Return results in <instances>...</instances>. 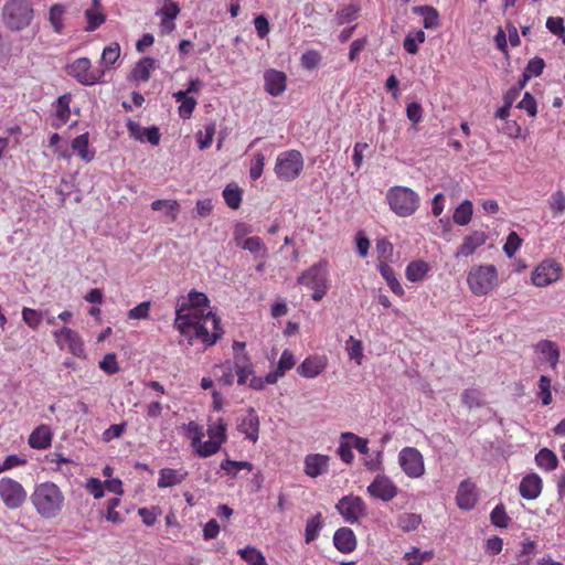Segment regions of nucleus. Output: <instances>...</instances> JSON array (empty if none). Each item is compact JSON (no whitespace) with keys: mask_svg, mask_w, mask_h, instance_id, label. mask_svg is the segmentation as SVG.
Listing matches in <instances>:
<instances>
[{"mask_svg":"<svg viewBox=\"0 0 565 565\" xmlns=\"http://www.w3.org/2000/svg\"><path fill=\"white\" fill-rule=\"evenodd\" d=\"M210 299L204 292L190 290L188 297H181L175 305L173 327L188 338L201 341L205 347L214 345L224 334L221 319L211 310Z\"/></svg>","mask_w":565,"mask_h":565,"instance_id":"obj_1","label":"nucleus"},{"mask_svg":"<svg viewBox=\"0 0 565 565\" xmlns=\"http://www.w3.org/2000/svg\"><path fill=\"white\" fill-rule=\"evenodd\" d=\"M30 500L41 518L54 519L62 512L65 498L57 484L44 481L34 487Z\"/></svg>","mask_w":565,"mask_h":565,"instance_id":"obj_2","label":"nucleus"},{"mask_svg":"<svg viewBox=\"0 0 565 565\" xmlns=\"http://www.w3.org/2000/svg\"><path fill=\"white\" fill-rule=\"evenodd\" d=\"M34 18V10L29 0H8L2 8V20L11 31H22Z\"/></svg>","mask_w":565,"mask_h":565,"instance_id":"obj_3","label":"nucleus"},{"mask_svg":"<svg viewBox=\"0 0 565 565\" xmlns=\"http://www.w3.org/2000/svg\"><path fill=\"white\" fill-rule=\"evenodd\" d=\"M391 210L399 217L413 215L419 207V195L406 186H393L386 193Z\"/></svg>","mask_w":565,"mask_h":565,"instance_id":"obj_4","label":"nucleus"},{"mask_svg":"<svg viewBox=\"0 0 565 565\" xmlns=\"http://www.w3.org/2000/svg\"><path fill=\"white\" fill-rule=\"evenodd\" d=\"M467 284L475 296H486L498 285V270L494 265H479L470 268Z\"/></svg>","mask_w":565,"mask_h":565,"instance_id":"obj_5","label":"nucleus"},{"mask_svg":"<svg viewBox=\"0 0 565 565\" xmlns=\"http://www.w3.org/2000/svg\"><path fill=\"white\" fill-rule=\"evenodd\" d=\"M297 282L312 289L311 299L320 301L329 289L327 263L319 262L298 277Z\"/></svg>","mask_w":565,"mask_h":565,"instance_id":"obj_6","label":"nucleus"},{"mask_svg":"<svg viewBox=\"0 0 565 565\" xmlns=\"http://www.w3.org/2000/svg\"><path fill=\"white\" fill-rule=\"evenodd\" d=\"M303 169V157L300 151L291 149L277 156L275 173L279 180L294 181Z\"/></svg>","mask_w":565,"mask_h":565,"instance_id":"obj_7","label":"nucleus"},{"mask_svg":"<svg viewBox=\"0 0 565 565\" xmlns=\"http://www.w3.org/2000/svg\"><path fill=\"white\" fill-rule=\"evenodd\" d=\"M67 74L84 86H93L104 82L105 70H93L88 57H78L67 65Z\"/></svg>","mask_w":565,"mask_h":565,"instance_id":"obj_8","label":"nucleus"},{"mask_svg":"<svg viewBox=\"0 0 565 565\" xmlns=\"http://www.w3.org/2000/svg\"><path fill=\"white\" fill-rule=\"evenodd\" d=\"M335 510L342 516L345 523L360 524L362 519L367 515V507L364 500L354 494L342 497L335 504Z\"/></svg>","mask_w":565,"mask_h":565,"instance_id":"obj_9","label":"nucleus"},{"mask_svg":"<svg viewBox=\"0 0 565 565\" xmlns=\"http://www.w3.org/2000/svg\"><path fill=\"white\" fill-rule=\"evenodd\" d=\"M26 498L28 493L20 482L9 477L0 480V499L8 509L21 508Z\"/></svg>","mask_w":565,"mask_h":565,"instance_id":"obj_10","label":"nucleus"},{"mask_svg":"<svg viewBox=\"0 0 565 565\" xmlns=\"http://www.w3.org/2000/svg\"><path fill=\"white\" fill-rule=\"evenodd\" d=\"M398 462L404 473L409 478H419L425 472L424 458L417 448H403L398 454Z\"/></svg>","mask_w":565,"mask_h":565,"instance_id":"obj_11","label":"nucleus"},{"mask_svg":"<svg viewBox=\"0 0 565 565\" xmlns=\"http://www.w3.org/2000/svg\"><path fill=\"white\" fill-rule=\"evenodd\" d=\"M53 338L60 349H67L70 353L77 358L85 356L84 343L76 331L63 327L53 332Z\"/></svg>","mask_w":565,"mask_h":565,"instance_id":"obj_12","label":"nucleus"},{"mask_svg":"<svg viewBox=\"0 0 565 565\" xmlns=\"http://www.w3.org/2000/svg\"><path fill=\"white\" fill-rule=\"evenodd\" d=\"M562 274V266L555 260H544L532 273V282L536 287H546L556 282Z\"/></svg>","mask_w":565,"mask_h":565,"instance_id":"obj_13","label":"nucleus"},{"mask_svg":"<svg viewBox=\"0 0 565 565\" xmlns=\"http://www.w3.org/2000/svg\"><path fill=\"white\" fill-rule=\"evenodd\" d=\"M366 490L371 497L384 502L393 500L398 493L397 486L384 475H377Z\"/></svg>","mask_w":565,"mask_h":565,"instance_id":"obj_14","label":"nucleus"},{"mask_svg":"<svg viewBox=\"0 0 565 565\" xmlns=\"http://www.w3.org/2000/svg\"><path fill=\"white\" fill-rule=\"evenodd\" d=\"M332 543L338 552L351 554L356 550L358 539L351 527L342 526L334 532Z\"/></svg>","mask_w":565,"mask_h":565,"instance_id":"obj_15","label":"nucleus"},{"mask_svg":"<svg viewBox=\"0 0 565 565\" xmlns=\"http://www.w3.org/2000/svg\"><path fill=\"white\" fill-rule=\"evenodd\" d=\"M330 457L322 454H309L303 459V472L310 478H318L329 471Z\"/></svg>","mask_w":565,"mask_h":565,"instance_id":"obj_16","label":"nucleus"},{"mask_svg":"<svg viewBox=\"0 0 565 565\" xmlns=\"http://www.w3.org/2000/svg\"><path fill=\"white\" fill-rule=\"evenodd\" d=\"M237 430L244 434L245 438L254 444L258 440L259 417L253 407L247 409L246 416H244L237 425Z\"/></svg>","mask_w":565,"mask_h":565,"instance_id":"obj_17","label":"nucleus"},{"mask_svg":"<svg viewBox=\"0 0 565 565\" xmlns=\"http://www.w3.org/2000/svg\"><path fill=\"white\" fill-rule=\"evenodd\" d=\"M265 90L274 97L280 96L286 89L287 77L284 72L270 68L264 73Z\"/></svg>","mask_w":565,"mask_h":565,"instance_id":"obj_18","label":"nucleus"},{"mask_svg":"<svg viewBox=\"0 0 565 565\" xmlns=\"http://www.w3.org/2000/svg\"><path fill=\"white\" fill-rule=\"evenodd\" d=\"M487 242V235L482 231H475L472 234L467 235L461 245L457 248L455 257H468L471 256L477 248L484 245Z\"/></svg>","mask_w":565,"mask_h":565,"instance_id":"obj_19","label":"nucleus"},{"mask_svg":"<svg viewBox=\"0 0 565 565\" xmlns=\"http://www.w3.org/2000/svg\"><path fill=\"white\" fill-rule=\"evenodd\" d=\"M457 505L462 510H471L477 502L476 486L469 479L462 480L456 494Z\"/></svg>","mask_w":565,"mask_h":565,"instance_id":"obj_20","label":"nucleus"},{"mask_svg":"<svg viewBox=\"0 0 565 565\" xmlns=\"http://www.w3.org/2000/svg\"><path fill=\"white\" fill-rule=\"evenodd\" d=\"M327 366L324 356L311 355L306 358L297 367V373L306 379L317 377Z\"/></svg>","mask_w":565,"mask_h":565,"instance_id":"obj_21","label":"nucleus"},{"mask_svg":"<svg viewBox=\"0 0 565 565\" xmlns=\"http://www.w3.org/2000/svg\"><path fill=\"white\" fill-rule=\"evenodd\" d=\"M543 482L537 473L524 476L519 484V491L522 498L526 500L536 499L542 491Z\"/></svg>","mask_w":565,"mask_h":565,"instance_id":"obj_22","label":"nucleus"},{"mask_svg":"<svg viewBox=\"0 0 565 565\" xmlns=\"http://www.w3.org/2000/svg\"><path fill=\"white\" fill-rule=\"evenodd\" d=\"M53 434L47 425L38 426L29 436L28 443L33 449H46L52 444Z\"/></svg>","mask_w":565,"mask_h":565,"instance_id":"obj_23","label":"nucleus"},{"mask_svg":"<svg viewBox=\"0 0 565 565\" xmlns=\"http://www.w3.org/2000/svg\"><path fill=\"white\" fill-rule=\"evenodd\" d=\"M71 102H72V96L71 94H64L62 96H60L55 103H54V108H55V119L52 124L53 127L55 128H61L62 126H64L68 120H70V117H71V108H70V105H71Z\"/></svg>","mask_w":565,"mask_h":565,"instance_id":"obj_24","label":"nucleus"},{"mask_svg":"<svg viewBox=\"0 0 565 565\" xmlns=\"http://www.w3.org/2000/svg\"><path fill=\"white\" fill-rule=\"evenodd\" d=\"M188 476V471L180 469L162 468L159 471L158 487L170 488L180 484Z\"/></svg>","mask_w":565,"mask_h":565,"instance_id":"obj_25","label":"nucleus"},{"mask_svg":"<svg viewBox=\"0 0 565 565\" xmlns=\"http://www.w3.org/2000/svg\"><path fill=\"white\" fill-rule=\"evenodd\" d=\"M72 149L85 162H90L95 158V150L89 149L88 132H84L72 140Z\"/></svg>","mask_w":565,"mask_h":565,"instance_id":"obj_26","label":"nucleus"},{"mask_svg":"<svg viewBox=\"0 0 565 565\" xmlns=\"http://www.w3.org/2000/svg\"><path fill=\"white\" fill-rule=\"evenodd\" d=\"M412 11L423 18V25L425 29L433 30L439 26V13L434 7L427 4L416 6L413 7Z\"/></svg>","mask_w":565,"mask_h":565,"instance_id":"obj_27","label":"nucleus"},{"mask_svg":"<svg viewBox=\"0 0 565 565\" xmlns=\"http://www.w3.org/2000/svg\"><path fill=\"white\" fill-rule=\"evenodd\" d=\"M429 270L430 267L426 262L422 259L413 260L406 266L405 277L412 282H420L428 275Z\"/></svg>","mask_w":565,"mask_h":565,"instance_id":"obj_28","label":"nucleus"},{"mask_svg":"<svg viewBox=\"0 0 565 565\" xmlns=\"http://www.w3.org/2000/svg\"><path fill=\"white\" fill-rule=\"evenodd\" d=\"M377 270L380 271L381 276L386 281L387 286L390 287L393 294L399 297L404 295V289L399 284L393 267H391L388 264L384 262H381L377 265Z\"/></svg>","mask_w":565,"mask_h":565,"instance_id":"obj_29","label":"nucleus"},{"mask_svg":"<svg viewBox=\"0 0 565 565\" xmlns=\"http://www.w3.org/2000/svg\"><path fill=\"white\" fill-rule=\"evenodd\" d=\"M324 526V519L321 512L316 513L307 520L305 527V542L310 544L316 541Z\"/></svg>","mask_w":565,"mask_h":565,"instance_id":"obj_30","label":"nucleus"},{"mask_svg":"<svg viewBox=\"0 0 565 565\" xmlns=\"http://www.w3.org/2000/svg\"><path fill=\"white\" fill-rule=\"evenodd\" d=\"M156 67L154 58L150 56L142 57L132 70V77L138 82H147L150 78V73Z\"/></svg>","mask_w":565,"mask_h":565,"instance_id":"obj_31","label":"nucleus"},{"mask_svg":"<svg viewBox=\"0 0 565 565\" xmlns=\"http://www.w3.org/2000/svg\"><path fill=\"white\" fill-rule=\"evenodd\" d=\"M535 462L541 469L545 471H553L558 466V458L553 450L542 448L535 455Z\"/></svg>","mask_w":565,"mask_h":565,"instance_id":"obj_32","label":"nucleus"},{"mask_svg":"<svg viewBox=\"0 0 565 565\" xmlns=\"http://www.w3.org/2000/svg\"><path fill=\"white\" fill-rule=\"evenodd\" d=\"M536 351L544 356L551 366L555 367L558 363L559 350L555 342L542 340L536 344Z\"/></svg>","mask_w":565,"mask_h":565,"instance_id":"obj_33","label":"nucleus"},{"mask_svg":"<svg viewBox=\"0 0 565 565\" xmlns=\"http://www.w3.org/2000/svg\"><path fill=\"white\" fill-rule=\"evenodd\" d=\"M213 373L220 384L225 386L233 385L235 379L234 363L232 364L231 362L226 361L222 364L215 365Z\"/></svg>","mask_w":565,"mask_h":565,"instance_id":"obj_34","label":"nucleus"},{"mask_svg":"<svg viewBox=\"0 0 565 565\" xmlns=\"http://www.w3.org/2000/svg\"><path fill=\"white\" fill-rule=\"evenodd\" d=\"M461 403L469 409L486 405L484 395L479 388H466L461 393Z\"/></svg>","mask_w":565,"mask_h":565,"instance_id":"obj_35","label":"nucleus"},{"mask_svg":"<svg viewBox=\"0 0 565 565\" xmlns=\"http://www.w3.org/2000/svg\"><path fill=\"white\" fill-rule=\"evenodd\" d=\"M472 214V202L470 200H465L456 207L452 220L457 225L465 226L471 221Z\"/></svg>","mask_w":565,"mask_h":565,"instance_id":"obj_36","label":"nucleus"},{"mask_svg":"<svg viewBox=\"0 0 565 565\" xmlns=\"http://www.w3.org/2000/svg\"><path fill=\"white\" fill-rule=\"evenodd\" d=\"M65 13V7L61 3H55L50 8L49 21L55 33L62 34L64 31L63 17Z\"/></svg>","mask_w":565,"mask_h":565,"instance_id":"obj_37","label":"nucleus"},{"mask_svg":"<svg viewBox=\"0 0 565 565\" xmlns=\"http://www.w3.org/2000/svg\"><path fill=\"white\" fill-rule=\"evenodd\" d=\"M153 211H163L167 216H170L172 221L177 220L180 204L175 200H154L151 203Z\"/></svg>","mask_w":565,"mask_h":565,"instance_id":"obj_38","label":"nucleus"},{"mask_svg":"<svg viewBox=\"0 0 565 565\" xmlns=\"http://www.w3.org/2000/svg\"><path fill=\"white\" fill-rule=\"evenodd\" d=\"M238 554L248 565H267L263 553L254 546H246L238 550Z\"/></svg>","mask_w":565,"mask_h":565,"instance_id":"obj_39","label":"nucleus"},{"mask_svg":"<svg viewBox=\"0 0 565 565\" xmlns=\"http://www.w3.org/2000/svg\"><path fill=\"white\" fill-rule=\"evenodd\" d=\"M223 198L228 207L237 210L242 203V191L236 184H227L223 190Z\"/></svg>","mask_w":565,"mask_h":565,"instance_id":"obj_40","label":"nucleus"},{"mask_svg":"<svg viewBox=\"0 0 565 565\" xmlns=\"http://www.w3.org/2000/svg\"><path fill=\"white\" fill-rule=\"evenodd\" d=\"M425 40L426 34L423 30L409 32L404 39L403 47L407 53L416 54L418 52V44L424 43Z\"/></svg>","mask_w":565,"mask_h":565,"instance_id":"obj_41","label":"nucleus"},{"mask_svg":"<svg viewBox=\"0 0 565 565\" xmlns=\"http://www.w3.org/2000/svg\"><path fill=\"white\" fill-rule=\"evenodd\" d=\"M422 522V518L416 513H402L397 516V527L403 532H412L418 527Z\"/></svg>","mask_w":565,"mask_h":565,"instance_id":"obj_42","label":"nucleus"},{"mask_svg":"<svg viewBox=\"0 0 565 565\" xmlns=\"http://www.w3.org/2000/svg\"><path fill=\"white\" fill-rule=\"evenodd\" d=\"M235 375L237 376V384H246L249 375L254 373V366L249 358H244L243 361L234 362Z\"/></svg>","mask_w":565,"mask_h":565,"instance_id":"obj_43","label":"nucleus"},{"mask_svg":"<svg viewBox=\"0 0 565 565\" xmlns=\"http://www.w3.org/2000/svg\"><path fill=\"white\" fill-rule=\"evenodd\" d=\"M221 446L222 444L220 441L211 438L206 441H202V439H200L199 443L192 445L195 452L201 458H206L216 454L220 450Z\"/></svg>","mask_w":565,"mask_h":565,"instance_id":"obj_44","label":"nucleus"},{"mask_svg":"<svg viewBox=\"0 0 565 565\" xmlns=\"http://www.w3.org/2000/svg\"><path fill=\"white\" fill-rule=\"evenodd\" d=\"M227 425L223 418H218L216 422L210 423L207 426V436L211 439L220 441L222 445L226 441Z\"/></svg>","mask_w":565,"mask_h":565,"instance_id":"obj_45","label":"nucleus"},{"mask_svg":"<svg viewBox=\"0 0 565 565\" xmlns=\"http://www.w3.org/2000/svg\"><path fill=\"white\" fill-rule=\"evenodd\" d=\"M220 468L225 471L226 475L231 477H236L239 470L246 469L248 471L253 470V465L248 461H236L230 458L224 459L221 462Z\"/></svg>","mask_w":565,"mask_h":565,"instance_id":"obj_46","label":"nucleus"},{"mask_svg":"<svg viewBox=\"0 0 565 565\" xmlns=\"http://www.w3.org/2000/svg\"><path fill=\"white\" fill-rule=\"evenodd\" d=\"M120 56V46L118 43H111L103 50L100 64L105 71L114 65Z\"/></svg>","mask_w":565,"mask_h":565,"instance_id":"obj_47","label":"nucleus"},{"mask_svg":"<svg viewBox=\"0 0 565 565\" xmlns=\"http://www.w3.org/2000/svg\"><path fill=\"white\" fill-rule=\"evenodd\" d=\"M490 521L492 525L497 527L507 529L511 522V518L507 514L504 505L500 503L492 509Z\"/></svg>","mask_w":565,"mask_h":565,"instance_id":"obj_48","label":"nucleus"},{"mask_svg":"<svg viewBox=\"0 0 565 565\" xmlns=\"http://www.w3.org/2000/svg\"><path fill=\"white\" fill-rule=\"evenodd\" d=\"M21 315H22V320L24 321V323L33 330H36L44 319L43 311L28 308V307H24L22 309Z\"/></svg>","mask_w":565,"mask_h":565,"instance_id":"obj_49","label":"nucleus"},{"mask_svg":"<svg viewBox=\"0 0 565 565\" xmlns=\"http://www.w3.org/2000/svg\"><path fill=\"white\" fill-rule=\"evenodd\" d=\"M85 18L87 20V25L85 26L86 32L97 30L106 20L105 14L97 11L95 8L86 9Z\"/></svg>","mask_w":565,"mask_h":565,"instance_id":"obj_50","label":"nucleus"},{"mask_svg":"<svg viewBox=\"0 0 565 565\" xmlns=\"http://www.w3.org/2000/svg\"><path fill=\"white\" fill-rule=\"evenodd\" d=\"M360 8L356 4H348L338 10L335 19L339 25L354 21Z\"/></svg>","mask_w":565,"mask_h":565,"instance_id":"obj_51","label":"nucleus"},{"mask_svg":"<svg viewBox=\"0 0 565 565\" xmlns=\"http://www.w3.org/2000/svg\"><path fill=\"white\" fill-rule=\"evenodd\" d=\"M127 428V424L125 422L120 424H113L107 429H105L102 434V440L104 443H110L114 439L120 438Z\"/></svg>","mask_w":565,"mask_h":565,"instance_id":"obj_52","label":"nucleus"},{"mask_svg":"<svg viewBox=\"0 0 565 565\" xmlns=\"http://www.w3.org/2000/svg\"><path fill=\"white\" fill-rule=\"evenodd\" d=\"M241 247L245 250H248L252 254H256L258 252H263L264 255L267 254V248H266L264 242L262 241V238L258 236H252V237L245 238L242 242Z\"/></svg>","mask_w":565,"mask_h":565,"instance_id":"obj_53","label":"nucleus"},{"mask_svg":"<svg viewBox=\"0 0 565 565\" xmlns=\"http://www.w3.org/2000/svg\"><path fill=\"white\" fill-rule=\"evenodd\" d=\"M544 66V60L535 56L527 62L523 73L527 78H532L533 76H540L543 73Z\"/></svg>","mask_w":565,"mask_h":565,"instance_id":"obj_54","label":"nucleus"},{"mask_svg":"<svg viewBox=\"0 0 565 565\" xmlns=\"http://www.w3.org/2000/svg\"><path fill=\"white\" fill-rule=\"evenodd\" d=\"M539 396L543 403V405H550L552 403V393H551V379L546 375H541L539 380Z\"/></svg>","mask_w":565,"mask_h":565,"instance_id":"obj_55","label":"nucleus"},{"mask_svg":"<svg viewBox=\"0 0 565 565\" xmlns=\"http://www.w3.org/2000/svg\"><path fill=\"white\" fill-rule=\"evenodd\" d=\"M321 61V55L318 51L309 50L305 52L300 57V64L306 70H313L316 68Z\"/></svg>","mask_w":565,"mask_h":565,"instance_id":"obj_56","label":"nucleus"},{"mask_svg":"<svg viewBox=\"0 0 565 565\" xmlns=\"http://www.w3.org/2000/svg\"><path fill=\"white\" fill-rule=\"evenodd\" d=\"M265 167V156L262 152H256L250 163L249 177L252 180H257L262 177Z\"/></svg>","mask_w":565,"mask_h":565,"instance_id":"obj_57","label":"nucleus"},{"mask_svg":"<svg viewBox=\"0 0 565 565\" xmlns=\"http://www.w3.org/2000/svg\"><path fill=\"white\" fill-rule=\"evenodd\" d=\"M518 108L523 109L531 117H534L537 113V104L533 95L526 92L523 98L518 103Z\"/></svg>","mask_w":565,"mask_h":565,"instance_id":"obj_58","label":"nucleus"},{"mask_svg":"<svg viewBox=\"0 0 565 565\" xmlns=\"http://www.w3.org/2000/svg\"><path fill=\"white\" fill-rule=\"evenodd\" d=\"M295 364L296 360L294 353L289 350H284L279 358L276 369L279 371V373L285 375V373L291 370L295 366Z\"/></svg>","mask_w":565,"mask_h":565,"instance_id":"obj_59","label":"nucleus"},{"mask_svg":"<svg viewBox=\"0 0 565 565\" xmlns=\"http://www.w3.org/2000/svg\"><path fill=\"white\" fill-rule=\"evenodd\" d=\"M522 244V239L520 238V236L515 233V232H511L508 237H507V242L503 246V250L505 253V255L511 258L514 256V254L516 253V250L520 248Z\"/></svg>","mask_w":565,"mask_h":565,"instance_id":"obj_60","label":"nucleus"},{"mask_svg":"<svg viewBox=\"0 0 565 565\" xmlns=\"http://www.w3.org/2000/svg\"><path fill=\"white\" fill-rule=\"evenodd\" d=\"M150 301H142L132 309H130L127 313L128 319L139 320L147 319L149 317L150 311Z\"/></svg>","mask_w":565,"mask_h":565,"instance_id":"obj_61","label":"nucleus"},{"mask_svg":"<svg viewBox=\"0 0 565 565\" xmlns=\"http://www.w3.org/2000/svg\"><path fill=\"white\" fill-rule=\"evenodd\" d=\"M550 207L554 215H561L565 212V194L562 191L551 195Z\"/></svg>","mask_w":565,"mask_h":565,"instance_id":"obj_62","label":"nucleus"},{"mask_svg":"<svg viewBox=\"0 0 565 565\" xmlns=\"http://www.w3.org/2000/svg\"><path fill=\"white\" fill-rule=\"evenodd\" d=\"M184 430L188 437L191 439V445H194L200 441L204 437V431L202 426H200L196 422H190L184 426Z\"/></svg>","mask_w":565,"mask_h":565,"instance_id":"obj_63","label":"nucleus"},{"mask_svg":"<svg viewBox=\"0 0 565 565\" xmlns=\"http://www.w3.org/2000/svg\"><path fill=\"white\" fill-rule=\"evenodd\" d=\"M99 367L109 375L117 373L119 367L116 355L114 353H107L99 362Z\"/></svg>","mask_w":565,"mask_h":565,"instance_id":"obj_64","label":"nucleus"}]
</instances>
